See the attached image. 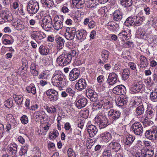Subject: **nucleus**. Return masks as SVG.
Returning <instances> with one entry per match:
<instances>
[{
    "mask_svg": "<svg viewBox=\"0 0 157 157\" xmlns=\"http://www.w3.org/2000/svg\"><path fill=\"white\" fill-rule=\"evenodd\" d=\"M51 82L53 86L61 88L64 87L67 85V82L63 75L57 72H55L53 74Z\"/></svg>",
    "mask_w": 157,
    "mask_h": 157,
    "instance_id": "obj_1",
    "label": "nucleus"
},
{
    "mask_svg": "<svg viewBox=\"0 0 157 157\" xmlns=\"http://www.w3.org/2000/svg\"><path fill=\"white\" fill-rule=\"evenodd\" d=\"M144 20L143 17L140 16H132L128 17L124 24L127 26H138L141 25Z\"/></svg>",
    "mask_w": 157,
    "mask_h": 157,
    "instance_id": "obj_2",
    "label": "nucleus"
},
{
    "mask_svg": "<svg viewBox=\"0 0 157 157\" xmlns=\"http://www.w3.org/2000/svg\"><path fill=\"white\" fill-rule=\"evenodd\" d=\"M66 51L63 50V53L60 55L57 59V63L61 66H64L69 64L71 62V58L65 54Z\"/></svg>",
    "mask_w": 157,
    "mask_h": 157,
    "instance_id": "obj_3",
    "label": "nucleus"
},
{
    "mask_svg": "<svg viewBox=\"0 0 157 157\" xmlns=\"http://www.w3.org/2000/svg\"><path fill=\"white\" fill-rule=\"evenodd\" d=\"M39 8V3L36 1H30L28 3L27 11L28 13L33 15L36 13Z\"/></svg>",
    "mask_w": 157,
    "mask_h": 157,
    "instance_id": "obj_4",
    "label": "nucleus"
},
{
    "mask_svg": "<svg viewBox=\"0 0 157 157\" xmlns=\"http://www.w3.org/2000/svg\"><path fill=\"white\" fill-rule=\"evenodd\" d=\"M52 19L50 16L47 15L44 16L41 24V27L45 30H48L52 25Z\"/></svg>",
    "mask_w": 157,
    "mask_h": 157,
    "instance_id": "obj_5",
    "label": "nucleus"
},
{
    "mask_svg": "<svg viewBox=\"0 0 157 157\" xmlns=\"http://www.w3.org/2000/svg\"><path fill=\"white\" fill-rule=\"evenodd\" d=\"M134 133L136 135L141 136L143 133L144 129L141 123L139 122H136L131 126Z\"/></svg>",
    "mask_w": 157,
    "mask_h": 157,
    "instance_id": "obj_6",
    "label": "nucleus"
},
{
    "mask_svg": "<svg viewBox=\"0 0 157 157\" xmlns=\"http://www.w3.org/2000/svg\"><path fill=\"white\" fill-rule=\"evenodd\" d=\"M12 16L11 13L7 10L2 11L0 13V23L2 24L5 22L10 21L12 20Z\"/></svg>",
    "mask_w": 157,
    "mask_h": 157,
    "instance_id": "obj_7",
    "label": "nucleus"
},
{
    "mask_svg": "<svg viewBox=\"0 0 157 157\" xmlns=\"http://www.w3.org/2000/svg\"><path fill=\"white\" fill-rule=\"evenodd\" d=\"M46 37V34L41 31H34L31 33V38L35 40L38 43H40V41Z\"/></svg>",
    "mask_w": 157,
    "mask_h": 157,
    "instance_id": "obj_8",
    "label": "nucleus"
},
{
    "mask_svg": "<svg viewBox=\"0 0 157 157\" xmlns=\"http://www.w3.org/2000/svg\"><path fill=\"white\" fill-rule=\"evenodd\" d=\"M95 119L100 128H104L109 124L108 119L101 115H98L95 118Z\"/></svg>",
    "mask_w": 157,
    "mask_h": 157,
    "instance_id": "obj_9",
    "label": "nucleus"
},
{
    "mask_svg": "<svg viewBox=\"0 0 157 157\" xmlns=\"http://www.w3.org/2000/svg\"><path fill=\"white\" fill-rule=\"evenodd\" d=\"M121 113L119 110L111 109L108 112V115L113 121H116L121 118Z\"/></svg>",
    "mask_w": 157,
    "mask_h": 157,
    "instance_id": "obj_10",
    "label": "nucleus"
},
{
    "mask_svg": "<svg viewBox=\"0 0 157 157\" xmlns=\"http://www.w3.org/2000/svg\"><path fill=\"white\" fill-rule=\"evenodd\" d=\"M46 94L50 101L55 102L58 100L59 95L58 92L54 90L50 89L46 92Z\"/></svg>",
    "mask_w": 157,
    "mask_h": 157,
    "instance_id": "obj_11",
    "label": "nucleus"
},
{
    "mask_svg": "<svg viewBox=\"0 0 157 157\" xmlns=\"http://www.w3.org/2000/svg\"><path fill=\"white\" fill-rule=\"evenodd\" d=\"M144 135L146 138L153 141L155 140L157 138V129L155 128L147 130Z\"/></svg>",
    "mask_w": 157,
    "mask_h": 157,
    "instance_id": "obj_12",
    "label": "nucleus"
},
{
    "mask_svg": "<svg viewBox=\"0 0 157 157\" xmlns=\"http://www.w3.org/2000/svg\"><path fill=\"white\" fill-rule=\"evenodd\" d=\"M66 31V32L64 34L65 37L69 40L73 39L76 32L75 29L74 28H67Z\"/></svg>",
    "mask_w": 157,
    "mask_h": 157,
    "instance_id": "obj_13",
    "label": "nucleus"
},
{
    "mask_svg": "<svg viewBox=\"0 0 157 157\" xmlns=\"http://www.w3.org/2000/svg\"><path fill=\"white\" fill-rule=\"evenodd\" d=\"M109 148L114 151L117 152L121 148V146L119 143V141L113 140L108 145Z\"/></svg>",
    "mask_w": 157,
    "mask_h": 157,
    "instance_id": "obj_14",
    "label": "nucleus"
},
{
    "mask_svg": "<svg viewBox=\"0 0 157 157\" xmlns=\"http://www.w3.org/2000/svg\"><path fill=\"white\" fill-rule=\"evenodd\" d=\"M86 94L91 101H95L98 99V95L97 93L90 88L86 90Z\"/></svg>",
    "mask_w": 157,
    "mask_h": 157,
    "instance_id": "obj_15",
    "label": "nucleus"
},
{
    "mask_svg": "<svg viewBox=\"0 0 157 157\" xmlns=\"http://www.w3.org/2000/svg\"><path fill=\"white\" fill-rule=\"evenodd\" d=\"M117 75L114 72L110 73L107 78V82L109 85L113 86L119 81Z\"/></svg>",
    "mask_w": 157,
    "mask_h": 157,
    "instance_id": "obj_16",
    "label": "nucleus"
},
{
    "mask_svg": "<svg viewBox=\"0 0 157 157\" xmlns=\"http://www.w3.org/2000/svg\"><path fill=\"white\" fill-rule=\"evenodd\" d=\"M113 92L116 94L122 95L125 94L126 89L124 85H119L116 86L113 88Z\"/></svg>",
    "mask_w": 157,
    "mask_h": 157,
    "instance_id": "obj_17",
    "label": "nucleus"
},
{
    "mask_svg": "<svg viewBox=\"0 0 157 157\" xmlns=\"http://www.w3.org/2000/svg\"><path fill=\"white\" fill-rule=\"evenodd\" d=\"M80 75V71L77 68L73 69L70 72L68 78L71 81H73L77 79Z\"/></svg>",
    "mask_w": 157,
    "mask_h": 157,
    "instance_id": "obj_18",
    "label": "nucleus"
},
{
    "mask_svg": "<svg viewBox=\"0 0 157 157\" xmlns=\"http://www.w3.org/2000/svg\"><path fill=\"white\" fill-rule=\"evenodd\" d=\"M45 116V114L44 112L42 111H37L33 113V118L36 121H38L39 120H44Z\"/></svg>",
    "mask_w": 157,
    "mask_h": 157,
    "instance_id": "obj_19",
    "label": "nucleus"
},
{
    "mask_svg": "<svg viewBox=\"0 0 157 157\" xmlns=\"http://www.w3.org/2000/svg\"><path fill=\"white\" fill-rule=\"evenodd\" d=\"M87 84L85 79H79L75 85V88L78 90L82 91L86 87Z\"/></svg>",
    "mask_w": 157,
    "mask_h": 157,
    "instance_id": "obj_20",
    "label": "nucleus"
},
{
    "mask_svg": "<svg viewBox=\"0 0 157 157\" xmlns=\"http://www.w3.org/2000/svg\"><path fill=\"white\" fill-rule=\"evenodd\" d=\"M17 147L15 144L11 143L7 146L6 149V151L11 155H15L17 153Z\"/></svg>",
    "mask_w": 157,
    "mask_h": 157,
    "instance_id": "obj_21",
    "label": "nucleus"
},
{
    "mask_svg": "<svg viewBox=\"0 0 157 157\" xmlns=\"http://www.w3.org/2000/svg\"><path fill=\"white\" fill-rule=\"evenodd\" d=\"M135 139V136L131 134H128L123 139V143L125 145L130 146L132 144Z\"/></svg>",
    "mask_w": 157,
    "mask_h": 157,
    "instance_id": "obj_22",
    "label": "nucleus"
},
{
    "mask_svg": "<svg viewBox=\"0 0 157 157\" xmlns=\"http://www.w3.org/2000/svg\"><path fill=\"white\" fill-rule=\"evenodd\" d=\"M87 100L86 98H82L75 101V105L78 109L85 107L87 104Z\"/></svg>",
    "mask_w": 157,
    "mask_h": 157,
    "instance_id": "obj_23",
    "label": "nucleus"
},
{
    "mask_svg": "<svg viewBox=\"0 0 157 157\" xmlns=\"http://www.w3.org/2000/svg\"><path fill=\"white\" fill-rule=\"evenodd\" d=\"M154 151L151 149H150L147 148H144L141 150V157H151L154 154Z\"/></svg>",
    "mask_w": 157,
    "mask_h": 157,
    "instance_id": "obj_24",
    "label": "nucleus"
},
{
    "mask_svg": "<svg viewBox=\"0 0 157 157\" xmlns=\"http://www.w3.org/2000/svg\"><path fill=\"white\" fill-rule=\"evenodd\" d=\"M75 34L78 39L84 40L86 38L87 32L85 30L82 29L76 31Z\"/></svg>",
    "mask_w": 157,
    "mask_h": 157,
    "instance_id": "obj_25",
    "label": "nucleus"
},
{
    "mask_svg": "<svg viewBox=\"0 0 157 157\" xmlns=\"http://www.w3.org/2000/svg\"><path fill=\"white\" fill-rule=\"evenodd\" d=\"M87 130L90 137H93L98 132V129L96 126L92 124L88 126L87 127Z\"/></svg>",
    "mask_w": 157,
    "mask_h": 157,
    "instance_id": "obj_26",
    "label": "nucleus"
},
{
    "mask_svg": "<svg viewBox=\"0 0 157 157\" xmlns=\"http://www.w3.org/2000/svg\"><path fill=\"white\" fill-rule=\"evenodd\" d=\"M74 6L78 9L83 8L85 2V0H72Z\"/></svg>",
    "mask_w": 157,
    "mask_h": 157,
    "instance_id": "obj_27",
    "label": "nucleus"
},
{
    "mask_svg": "<svg viewBox=\"0 0 157 157\" xmlns=\"http://www.w3.org/2000/svg\"><path fill=\"white\" fill-rule=\"evenodd\" d=\"M143 86V84L141 82H139L133 85L131 89L132 93L135 94L140 92Z\"/></svg>",
    "mask_w": 157,
    "mask_h": 157,
    "instance_id": "obj_28",
    "label": "nucleus"
},
{
    "mask_svg": "<svg viewBox=\"0 0 157 157\" xmlns=\"http://www.w3.org/2000/svg\"><path fill=\"white\" fill-rule=\"evenodd\" d=\"M140 67L143 68L147 67L148 65V62L146 57L144 56H141L140 58Z\"/></svg>",
    "mask_w": 157,
    "mask_h": 157,
    "instance_id": "obj_29",
    "label": "nucleus"
},
{
    "mask_svg": "<svg viewBox=\"0 0 157 157\" xmlns=\"http://www.w3.org/2000/svg\"><path fill=\"white\" fill-rule=\"evenodd\" d=\"M13 26L14 28L18 30H21L24 28L23 22L20 19L17 20L16 21L13 22Z\"/></svg>",
    "mask_w": 157,
    "mask_h": 157,
    "instance_id": "obj_30",
    "label": "nucleus"
},
{
    "mask_svg": "<svg viewBox=\"0 0 157 157\" xmlns=\"http://www.w3.org/2000/svg\"><path fill=\"white\" fill-rule=\"evenodd\" d=\"M39 51L41 55L46 56L49 53L50 50L46 46L41 45L39 48Z\"/></svg>",
    "mask_w": 157,
    "mask_h": 157,
    "instance_id": "obj_31",
    "label": "nucleus"
},
{
    "mask_svg": "<svg viewBox=\"0 0 157 157\" xmlns=\"http://www.w3.org/2000/svg\"><path fill=\"white\" fill-rule=\"evenodd\" d=\"M113 19L116 21H120L122 18V14L119 10H116L113 13Z\"/></svg>",
    "mask_w": 157,
    "mask_h": 157,
    "instance_id": "obj_32",
    "label": "nucleus"
},
{
    "mask_svg": "<svg viewBox=\"0 0 157 157\" xmlns=\"http://www.w3.org/2000/svg\"><path fill=\"white\" fill-rule=\"evenodd\" d=\"M102 139L104 140L105 142H108L112 139V136L109 132H105L102 133L101 135Z\"/></svg>",
    "mask_w": 157,
    "mask_h": 157,
    "instance_id": "obj_33",
    "label": "nucleus"
},
{
    "mask_svg": "<svg viewBox=\"0 0 157 157\" xmlns=\"http://www.w3.org/2000/svg\"><path fill=\"white\" fill-rule=\"evenodd\" d=\"M109 54V52L105 50H103L101 52V59L105 63H106L108 62Z\"/></svg>",
    "mask_w": 157,
    "mask_h": 157,
    "instance_id": "obj_34",
    "label": "nucleus"
},
{
    "mask_svg": "<svg viewBox=\"0 0 157 157\" xmlns=\"http://www.w3.org/2000/svg\"><path fill=\"white\" fill-rule=\"evenodd\" d=\"M55 41L58 44V49H61L63 47L64 40L62 37L58 36L55 39Z\"/></svg>",
    "mask_w": 157,
    "mask_h": 157,
    "instance_id": "obj_35",
    "label": "nucleus"
},
{
    "mask_svg": "<svg viewBox=\"0 0 157 157\" xmlns=\"http://www.w3.org/2000/svg\"><path fill=\"white\" fill-rule=\"evenodd\" d=\"M13 97L18 105H21L22 104L23 100V98L22 95L13 94Z\"/></svg>",
    "mask_w": 157,
    "mask_h": 157,
    "instance_id": "obj_36",
    "label": "nucleus"
},
{
    "mask_svg": "<svg viewBox=\"0 0 157 157\" xmlns=\"http://www.w3.org/2000/svg\"><path fill=\"white\" fill-rule=\"evenodd\" d=\"M128 101L127 98H118L116 101L117 104L119 106H122Z\"/></svg>",
    "mask_w": 157,
    "mask_h": 157,
    "instance_id": "obj_37",
    "label": "nucleus"
},
{
    "mask_svg": "<svg viewBox=\"0 0 157 157\" xmlns=\"http://www.w3.org/2000/svg\"><path fill=\"white\" fill-rule=\"evenodd\" d=\"M144 110L143 104L138 106L136 109L135 111V115L138 116L143 114Z\"/></svg>",
    "mask_w": 157,
    "mask_h": 157,
    "instance_id": "obj_38",
    "label": "nucleus"
},
{
    "mask_svg": "<svg viewBox=\"0 0 157 157\" xmlns=\"http://www.w3.org/2000/svg\"><path fill=\"white\" fill-rule=\"evenodd\" d=\"M150 99L152 101H157V88H155L151 92Z\"/></svg>",
    "mask_w": 157,
    "mask_h": 157,
    "instance_id": "obj_39",
    "label": "nucleus"
},
{
    "mask_svg": "<svg viewBox=\"0 0 157 157\" xmlns=\"http://www.w3.org/2000/svg\"><path fill=\"white\" fill-rule=\"evenodd\" d=\"M93 107L96 109H99L102 108H103L104 101L102 100H100L99 101H95Z\"/></svg>",
    "mask_w": 157,
    "mask_h": 157,
    "instance_id": "obj_40",
    "label": "nucleus"
},
{
    "mask_svg": "<svg viewBox=\"0 0 157 157\" xmlns=\"http://www.w3.org/2000/svg\"><path fill=\"white\" fill-rule=\"evenodd\" d=\"M7 121H9L13 126L16 125L17 122L13 115L11 114H8L6 117Z\"/></svg>",
    "mask_w": 157,
    "mask_h": 157,
    "instance_id": "obj_41",
    "label": "nucleus"
},
{
    "mask_svg": "<svg viewBox=\"0 0 157 157\" xmlns=\"http://www.w3.org/2000/svg\"><path fill=\"white\" fill-rule=\"evenodd\" d=\"M41 2L43 5L48 8L51 7L54 5L53 0H41Z\"/></svg>",
    "mask_w": 157,
    "mask_h": 157,
    "instance_id": "obj_42",
    "label": "nucleus"
},
{
    "mask_svg": "<svg viewBox=\"0 0 157 157\" xmlns=\"http://www.w3.org/2000/svg\"><path fill=\"white\" fill-rule=\"evenodd\" d=\"M130 74L129 70L128 69H124L122 73V79L124 80H127L129 77Z\"/></svg>",
    "mask_w": 157,
    "mask_h": 157,
    "instance_id": "obj_43",
    "label": "nucleus"
},
{
    "mask_svg": "<svg viewBox=\"0 0 157 157\" xmlns=\"http://www.w3.org/2000/svg\"><path fill=\"white\" fill-rule=\"evenodd\" d=\"M26 90L28 93H31L33 95H35L36 93V89L35 86H30L26 87Z\"/></svg>",
    "mask_w": 157,
    "mask_h": 157,
    "instance_id": "obj_44",
    "label": "nucleus"
},
{
    "mask_svg": "<svg viewBox=\"0 0 157 157\" xmlns=\"http://www.w3.org/2000/svg\"><path fill=\"white\" fill-rule=\"evenodd\" d=\"M54 29L57 30L61 29L63 27V23L61 22H58L54 21V24L52 25Z\"/></svg>",
    "mask_w": 157,
    "mask_h": 157,
    "instance_id": "obj_45",
    "label": "nucleus"
},
{
    "mask_svg": "<svg viewBox=\"0 0 157 157\" xmlns=\"http://www.w3.org/2000/svg\"><path fill=\"white\" fill-rule=\"evenodd\" d=\"M94 0H86L87 7L89 8L95 7L97 4L94 3Z\"/></svg>",
    "mask_w": 157,
    "mask_h": 157,
    "instance_id": "obj_46",
    "label": "nucleus"
},
{
    "mask_svg": "<svg viewBox=\"0 0 157 157\" xmlns=\"http://www.w3.org/2000/svg\"><path fill=\"white\" fill-rule=\"evenodd\" d=\"M5 106L8 108H11L13 105V101L12 98H10L4 102Z\"/></svg>",
    "mask_w": 157,
    "mask_h": 157,
    "instance_id": "obj_47",
    "label": "nucleus"
},
{
    "mask_svg": "<svg viewBox=\"0 0 157 157\" xmlns=\"http://www.w3.org/2000/svg\"><path fill=\"white\" fill-rule=\"evenodd\" d=\"M146 117L147 119L152 118L154 116L155 110L153 109H148L146 111Z\"/></svg>",
    "mask_w": 157,
    "mask_h": 157,
    "instance_id": "obj_48",
    "label": "nucleus"
},
{
    "mask_svg": "<svg viewBox=\"0 0 157 157\" xmlns=\"http://www.w3.org/2000/svg\"><path fill=\"white\" fill-rule=\"evenodd\" d=\"M144 82L146 85L149 86H151L154 85V82L151 79V77H148L144 80Z\"/></svg>",
    "mask_w": 157,
    "mask_h": 157,
    "instance_id": "obj_49",
    "label": "nucleus"
},
{
    "mask_svg": "<svg viewBox=\"0 0 157 157\" xmlns=\"http://www.w3.org/2000/svg\"><path fill=\"white\" fill-rule=\"evenodd\" d=\"M64 16L62 15H57L54 17V21L55 22L63 23Z\"/></svg>",
    "mask_w": 157,
    "mask_h": 157,
    "instance_id": "obj_50",
    "label": "nucleus"
},
{
    "mask_svg": "<svg viewBox=\"0 0 157 157\" xmlns=\"http://www.w3.org/2000/svg\"><path fill=\"white\" fill-rule=\"evenodd\" d=\"M132 0H125L124 2L122 3L121 5L124 7H130L132 6Z\"/></svg>",
    "mask_w": 157,
    "mask_h": 157,
    "instance_id": "obj_51",
    "label": "nucleus"
},
{
    "mask_svg": "<svg viewBox=\"0 0 157 157\" xmlns=\"http://www.w3.org/2000/svg\"><path fill=\"white\" fill-rule=\"evenodd\" d=\"M113 105L110 101H106V102L104 101V104L103 108L106 109H108L112 108Z\"/></svg>",
    "mask_w": 157,
    "mask_h": 157,
    "instance_id": "obj_52",
    "label": "nucleus"
},
{
    "mask_svg": "<svg viewBox=\"0 0 157 157\" xmlns=\"http://www.w3.org/2000/svg\"><path fill=\"white\" fill-rule=\"evenodd\" d=\"M46 110L47 112L51 113H54L56 112V108L53 106L51 107L47 106Z\"/></svg>",
    "mask_w": 157,
    "mask_h": 157,
    "instance_id": "obj_53",
    "label": "nucleus"
},
{
    "mask_svg": "<svg viewBox=\"0 0 157 157\" xmlns=\"http://www.w3.org/2000/svg\"><path fill=\"white\" fill-rule=\"evenodd\" d=\"M33 152L35 155L34 156L38 157H40L41 153L38 147H34L33 149Z\"/></svg>",
    "mask_w": 157,
    "mask_h": 157,
    "instance_id": "obj_54",
    "label": "nucleus"
},
{
    "mask_svg": "<svg viewBox=\"0 0 157 157\" xmlns=\"http://www.w3.org/2000/svg\"><path fill=\"white\" fill-rule=\"evenodd\" d=\"M68 156V157H76V155L73 149L69 148L67 151Z\"/></svg>",
    "mask_w": 157,
    "mask_h": 157,
    "instance_id": "obj_55",
    "label": "nucleus"
},
{
    "mask_svg": "<svg viewBox=\"0 0 157 157\" xmlns=\"http://www.w3.org/2000/svg\"><path fill=\"white\" fill-rule=\"evenodd\" d=\"M66 91L67 93L69 94L72 97H73L75 93V91L70 87L67 88L66 89Z\"/></svg>",
    "mask_w": 157,
    "mask_h": 157,
    "instance_id": "obj_56",
    "label": "nucleus"
},
{
    "mask_svg": "<svg viewBox=\"0 0 157 157\" xmlns=\"http://www.w3.org/2000/svg\"><path fill=\"white\" fill-rule=\"evenodd\" d=\"M111 150L110 149H105L104 150L103 155L104 156H107L109 157L112 156V153Z\"/></svg>",
    "mask_w": 157,
    "mask_h": 157,
    "instance_id": "obj_57",
    "label": "nucleus"
},
{
    "mask_svg": "<svg viewBox=\"0 0 157 157\" xmlns=\"http://www.w3.org/2000/svg\"><path fill=\"white\" fill-rule=\"evenodd\" d=\"M147 119L146 120L143 122V124L144 127H147L152 125L153 122L150 120Z\"/></svg>",
    "mask_w": 157,
    "mask_h": 157,
    "instance_id": "obj_58",
    "label": "nucleus"
},
{
    "mask_svg": "<svg viewBox=\"0 0 157 157\" xmlns=\"http://www.w3.org/2000/svg\"><path fill=\"white\" fill-rule=\"evenodd\" d=\"M5 131L3 125L0 123V139L4 136Z\"/></svg>",
    "mask_w": 157,
    "mask_h": 157,
    "instance_id": "obj_59",
    "label": "nucleus"
},
{
    "mask_svg": "<svg viewBox=\"0 0 157 157\" xmlns=\"http://www.w3.org/2000/svg\"><path fill=\"white\" fill-rule=\"evenodd\" d=\"M21 120L22 123L23 124H27L29 121L28 118L26 115H23L21 118Z\"/></svg>",
    "mask_w": 157,
    "mask_h": 157,
    "instance_id": "obj_60",
    "label": "nucleus"
},
{
    "mask_svg": "<svg viewBox=\"0 0 157 157\" xmlns=\"http://www.w3.org/2000/svg\"><path fill=\"white\" fill-rule=\"evenodd\" d=\"M76 53V51L74 50H73L71 51V52H70L69 53L66 54L68 57H69V58H71V59L72 60V57L75 55Z\"/></svg>",
    "mask_w": 157,
    "mask_h": 157,
    "instance_id": "obj_61",
    "label": "nucleus"
},
{
    "mask_svg": "<svg viewBox=\"0 0 157 157\" xmlns=\"http://www.w3.org/2000/svg\"><path fill=\"white\" fill-rule=\"evenodd\" d=\"M144 10L146 15H148L150 14V12H151L150 9L148 6H147V5H145L144 7Z\"/></svg>",
    "mask_w": 157,
    "mask_h": 157,
    "instance_id": "obj_62",
    "label": "nucleus"
},
{
    "mask_svg": "<svg viewBox=\"0 0 157 157\" xmlns=\"http://www.w3.org/2000/svg\"><path fill=\"white\" fill-rule=\"evenodd\" d=\"M142 30L141 29H139L137 32V34L139 35L140 36V37L142 39H145L146 37V36L144 33H141V31Z\"/></svg>",
    "mask_w": 157,
    "mask_h": 157,
    "instance_id": "obj_63",
    "label": "nucleus"
},
{
    "mask_svg": "<svg viewBox=\"0 0 157 157\" xmlns=\"http://www.w3.org/2000/svg\"><path fill=\"white\" fill-rule=\"evenodd\" d=\"M128 65L129 68L132 70H135L136 68V65L133 62H130L129 63Z\"/></svg>",
    "mask_w": 157,
    "mask_h": 157,
    "instance_id": "obj_64",
    "label": "nucleus"
}]
</instances>
